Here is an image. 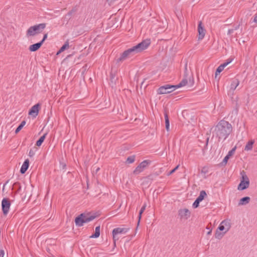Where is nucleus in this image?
I'll return each instance as SVG.
<instances>
[{"mask_svg": "<svg viewBox=\"0 0 257 257\" xmlns=\"http://www.w3.org/2000/svg\"><path fill=\"white\" fill-rule=\"evenodd\" d=\"M200 202L196 199L192 205L193 207L194 208H197L199 206Z\"/></svg>", "mask_w": 257, "mask_h": 257, "instance_id": "f704fd0d", "label": "nucleus"}, {"mask_svg": "<svg viewBox=\"0 0 257 257\" xmlns=\"http://www.w3.org/2000/svg\"><path fill=\"white\" fill-rule=\"evenodd\" d=\"M232 61V59H228L226 62L221 64L220 65L224 69L227 65H228Z\"/></svg>", "mask_w": 257, "mask_h": 257, "instance_id": "2f4dec72", "label": "nucleus"}, {"mask_svg": "<svg viewBox=\"0 0 257 257\" xmlns=\"http://www.w3.org/2000/svg\"><path fill=\"white\" fill-rule=\"evenodd\" d=\"M221 223L222 224L223 226L225 227L226 231H228L230 229L231 227V224L229 220L225 219L223 220Z\"/></svg>", "mask_w": 257, "mask_h": 257, "instance_id": "a211bd4d", "label": "nucleus"}, {"mask_svg": "<svg viewBox=\"0 0 257 257\" xmlns=\"http://www.w3.org/2000/svg\"><path fill=\"white\" fill-rule=\"evenodd\" d=\"M72 13L71 11H69L64 17V19H66L67 21H68L71 18V16L72 15Z\"/></svg>", "mask_w": 257, "mask_h": 257, "instance_id": "72a5a7b5", "label": "nucleus"}, {"mask_svg": "<svg viewBox=\"0 0 257 257\" xmlns=\"http://www.w3.org/2000/svg\"><path fill=\"white\" fill-rule=\"evenodd\" d=\"M26 124V121L25 120H23L21 123L20 124V125H21L23 127H24V126Z\"/></svg>", "mask_w": 257, "mask_h": 257, "instance_id": "c03bdc74", "label": "nucleus"}, {"mask_svg": "<svg viewBox=\"0 0 257 257\" xmlns=\"http://www.w3.org/2000/svg\"><path fill=\"white\" fill-rule=\"evenodd\" d=\"M208 140H209V139L208 138L207 140V143L208 142Z\"/></svg>", "mask_w": 257, "mask_h": 257, "instance_id": "864d4df0", "label": "nucleus"}, {"mask_svg": "<svg viewBox=\"0 0 257 257\" xmlns=\"http://www.w3.org/2000/svg\"><path fill=\"white\" fill-rule=\"evenodd\" d=\"M95 216L90 214L81 213L78 216L76 217L75 222L76 226H82L84 223H88L93 220Z\"/></svg>", "mask_w": 257, "mask_h": 257, "instance_id": "20e7f679", "label": "nucleus"}, {"mask_svg": "<svg viewBox=\"0 0 257 257\" xmlns=\"http://www.w3.org/2000/svg\"><path fill=\"white\" fill-rule=\"evenodd\" d=\"M34 152H33L32 150H31L30 151V152H29V156H30V157H32V156H34Z\"/></svg>", "mask_w": 257, "mask_h": 257, "instance_id": "37998d69", "label": "nucleus"}, {"mask_svg": "<svg viewBox=\"0 0 257 257\" xmlns=\"http://www.w3.org/2000/svg\"><path fill=\"white\" fill-rule=\"evenodd\" d=\"M178 214L181 219H187L190 216V212L188 209H181L178 211Z\"/></svg>", "mask_w": 257, "mask_h": 257, "instance_id": "9b49d317", "label": "nucleus"}, {"mask_svg": "<svg viewBox=\"0 0 257 257\" xmlns=\"http://www.w3.org/2000/svg\"><path fill=\"white\" fill-rule=\"evenodd\" d=\"M11 206V203L7 198H4L2 201V207L3 213L7 215L9 211Z\"/></svg>", "mask_w": 257, "mask_h": 257, "instance_id": "1a4fd4ad", "label": "nucleus"}, {"mask_svg": "<svg viewBox=\"0 0 257 257\" xmlns=\"http://www.w3.org/2000/svg\"><path fill=\"white\" fill-rule=\"evenodd\" d=\"M239 84V81L237 79H234L232 81L231 83L230 84V89L232 90H234L236 87Z\"/></svg>", "mask_w": 257, "mask_h": 257, "instance_id": "f3484780", "label": "nucleus"}, {"mask_svg": "<svg viewBox=\"0 0 257 257\" xmlns=\"http://www.w3.org/2000/svg\"><path fill=\"white\" fill-rule=\"evenodd\" d=\"M207 196L206 193L205 191L202 190L200 191L199 196L196 198L200 202L202 201L204 197Z\"/></svg>", "mask_w": 257, "mask_h": 257, "instance_id": "4be33fe9", "label": "nucleus"}, {"mask_svg": "<svg viewBox=\"0 0 257 257\" xmlns=\"http://www.w3.org/2000/svg\"><path fill=\"white\" fill-rule=\"evenodd\" d=\"M22 128L23 127L19 124L15 131V134H18L22 129Z\"/></svg>", "mask_w": 257, "mask_h": 257, "instance_id": "4c0bfd02", "label": "nucleus"}, {"mask_svg": "<svg viewBox=\"0 0 257 257\" xmlns=\"http://www.w3.org/2000/svg\"><path fill=\"white\" fill-rule=\"evenodd\" d=\"M47 37H48L47 33H46L44 35L42 40L40 41V42H42V44H43V43L45 41V40L47 38Z\"/></svg>", "mask_w": 257, "mask_h": 257, "instance_id": "e433bc0d", "label": "nucleus"}, {"mask_svg": "<svg viewBox=\"0 0 257 257\" xmlns=\"http://www.w3.org/2000/svg\"><path fill=\"white\" fill-rule=\"evenodd\" d=\"M208 172V169L207 167H204L202 169L201 174L202 175H205Z\"/></svg>", "mask_w": 257, "mask_h": 257, "instance_id": "c9c22d12", "label": "nucleus"}, {"mask_svg": "<svg viewBox=\"0 0 257 257\" xmlns=\"http://www.w3.org/2000/svg\"><path fill=\"white\" fill-rule=\"evenodd\" d=\"M5 252L3 249L0 250V257H4Z\"/></svg>", "mask_w": 257, "mask_h": 257, "instance_id": "a19ab883", "label": "nucleus"}, {"mask_svg": "<svg viewBox=\"0 0 257 257\" xmlns=\"http://www.w3.org/2000/svg\"><path fill=\"white\" fill-rule=\"evenodd\" d=\"M240 183L238 185L237 189L238 190H243L249 187V180L248 178H241Z\"/></svg>", "mask_w": 257, "mask_h": 257, "instance_id": "9d476101", "label": "nucleus"}, {"mask_svg": "<svg viewBox=\"0 0 257 257\" xmlns=\"http://www.w3.org/2000/svg\"><path fill=\"white\" fill-rule=\"evenodd\" d=\"M198 40H202L205 35L206 30L202 26V23L200 21L198 26Z\"/></svg>", "mask_w": 257, "mask_h": 257, "instance_id": "f8f14e48", "label": "nucleus"}, {"mask_svg": "<svg viewBox=\"0 0 257 257\" xmlns=\"http://www.w3.org/2000/svg\"><path fill=\"white\" fill-rule=\"evenodd\" d=\"M40 106V105L39 103H37L33 106L29 110V114L35 117H36V116H37L38 114Z\"/></svg>", "mask_w": 257, "mask_h": 257, "instance_id": "ddd939ff", "label": "nucleus"}, {"mask_svg": "<svg viewBox=\"0 0 257 257\" xmlns=\"http://www.w3.org/2000/svg\"><path fill=\"white\" fill-rule=\"evenodd\" d=\"M46 23H41L31 26L26 32V36L28 37L34 36L37 34L42 32L43 30L46 28Z\"/></svg>", "mask_w": 257, "mask_h": 257, "instance_id": "7ed1b4c3", "label": "nucleus"}, {"mask_svg": "<svg viewBox=\"0 0 257 257\" xmlns=\"http://www.w3.org/2000/svg\"><path fill=\"white\" fill-rule=\"evenodd\" d=\"M250 198L249 197H244L240 199L238 205H244L248 204L250 201Z\"/></svg>", "mask_w": 257, "mask_h": 257, "instance_id": "dca6fc26", "label": "nucleus"}, {"mask_svg": "<svg viewBox=\"0 0 257 257\" xmlns=\"http://www.w3.org/2000/svg\"><path fill=\"white\" fill-rule=\"evenodd\" d=\"M152 162L149 160H146L140 163L134 171L135 175H139L147 169L151 164Z\"/></svg>", "mask_w": 257, "mask_h": 257, "instance_id": "423d86ee", "label": "nucleus"}, {"mask_svg": "<svg viewBox=\"0 0 257 257\" xmlns=\"http://www.w3.org/2000/svg\"><path fill=\"white\" fill-rule=\"evenodd\" d=\"M88 182H89L88 178H86V182H87V188H88V186H89Z\"/></svg>", "mask_w": 257, "mask_h": 257, "instance_id": "de8ad7c7", "label": "nucleus"}, {"mask_svg": "<svg viewBox=\"0 0 257 257\" xmlns=\"http://www.w3.org/2000/svg\"><path fill=\"white\" fill-rule=\"evenodd\" d=\"M165 126L166 130L169 132V127H170V123H169V119L168 116L167 114H165Z\"/></svg>", "mask_w": 257, "mask_h": 257, "instance_id": "b1692460", "label": "nucleus"}, {"mask_svg": "<svg viewBox=\"0 0 257 257\" xmlns=\"http://www.w3.org/2000/svg\"><path fill=\"white\" fill-rule=\"evenodd\" d=\"M130 228L125 227H117L114 228L112 230L113 239L114 244H115V241L118 239V237L117 235L119 234H125L128 231Z\"/></svg>", "mask_w": 257, "mask_h": 257, "instance_id": "6e6552de", "label": "nucleus"}, {"mask_svg": "<svg viewBox=\"0 0 257 257\" xmlns=\"http://www.w3.org/2000/svg\"><path fill=\"white\" fill-rule=\"evenodd\" d=\"M240 174L241 175V177H247L245 172L243 170L240 172Z\"/></svg>", "mask_w": 257, "mask_h": 257, "instance_id": "58836bf2", "label": "nucleus"}, {"mask_svg": "<svg viewBox=\"0 0 257 257\" xmlns=\"http://www.w3.org/2000/svg\"><path fill=\"white\" fill-rule=\"evenodd\" d=\"M211 230H209V231L207 233V234L208 235H209V234H211Z\"/></svg>", "mask_w": 257, "mask_h": 257, "instance_id": "09e8293b", "label": "nucleus"}, {"mask_svg": "<svg viewBox=\"0 0 257 257\" xmlns=\"http://www.w3.org/2000/svg\"><path fill=\"white\" fill-rule=\"evenodd\" d=\"M47 135V134L45 133V134H44L42 136H41L39 138V139L36 142V146H37L38 147H40L41 146V145L43 143Z\"/></svg>", "mask_w": 257, "mask_h": 257, "instance_id": "412c9836", "label": "nucleus"}, {"mask_svg": "<svg viewBox=\"0 0 257 257\" xmlns=\"http://www.w3.org/2000/svg\"><path fill=\"white\" fill-rule=\"evenodd\" d=\"M177 88L175 85L166 84L161 86L158 89L157 92L159 94L169 93L175 90Z\"/></svg>", "mask_w": 257, "mask_h": 257, "instance_id": "0eeeda50", "label": "nucleus"}, {"mask_svg": "<svg viewBox=\"0 0 257 257\" xmlns=\"http://www.w3.org/2000/svg\"><path fill=\"white\" fill-rule=\"evenodd\" d=\"M69 40H67L64 43V44L60 49V52H63L65 49L69 48Z\"/></svg>", "mask_w": 257, "mask_h": 257, "instance_id": "393cba45", "label": "nucleus"}, {"mask_svg": "<svg viewBox=\"0 0 257 257\" xmlns=\"http://www.w3.org/2000/svg\"><path fill=\"white\" fill-rule=\"evenodd\" d=\"M254 140H251L246 144L244 147V150L245 151H250L252 149V146L254 144Z\"/></svg>", "mask_w": 257, "mask_h": 257, "instance_id": "6ab92c4d", "label": "nucleus"}, {"mask_svg": "<svg viewBox=\"0 0 257 257\" xmlns=\"http://www.w3.org/2000/svg\"><path fill=\"white\" fill-rule=\"evenodd\" d=\"M230 157H229L228 156L226 155L224 158L223 159L222 162H221V165H225L226 164L228 159H229Z\"/></svg>", "mask_w": 257, "mask_h": 257, "instance_id": "473e14b6", "label": "nucleus"}, {"mask_svg": "<svg viewBox=\"0 0 257 257\" xmlns=\"http://www.w3.org/2000/svg\"><path fill=\"white\" fill-rule=\"evenodd\" d=\"M99 168H97V169H96V171H99Z\"/></svg>", "mask_w": 257, "mask_h": 257, "instance_id": "603ef678", "label": "nucleus"}, {"mask_svg": "<svg viewBox=\"0 0 257 257\" xmlns=\"http://www.w3.org/2000/svg\"><path fill=\"white\" fill-rule=\"evenodd\" d=\"M240 24H238V25L236 26L235 27H234V28L233 29H234V31L235 30H237V29H239V27H240Z\"/></svg>", "mask_w": 257, "mask_h": 257, "instance_id": "a18cd8bd", "label": "nucleus"}, {"mask_svg": "<svg viewBox=\"0 0 257 257\" xmlns=\"http://www.w3.org/2000/svg\"><path fill=\"white\" fill-rule=\"evenodd\" d=\"M236 149V147L235 146L231 150H230L228 152L227 155L229 157L232 156L234 154Z\"/></svg>", "mask_w": 257, "mask_h": 257, "instance_id": "c756f323", "label": "nucleus"}, {"mask_svg": "<svg viewBox=\"0 0 257 257\" xmlns=\"http://www.w3.org/2000/svg\"><path fill=\"white\" fill-rule=\"evenodd\" d=\"M42 45V42H38L30 46L29 50L31 52H35L39 50Z\"/></svg>", "mask_w": 257, "mask_h": 257, "instance_id": "4468645a", "label": "nucleus"}, {"mask_svg": "<svg viewBox=\"0 0 257 257\" xmlns=\"http://www.w3.org/2000/svg\"><path fill=\"white\" fill-rule=\"evenodd\" d=\"M151 44L150 39H146L137 45L124 51L120 54V57L117 59V62H119L131 58L137 53H140L147 49Z\"/></svg>", "mask_w": 257, "mask_h": 257, "instance_id": "f03ea898", "label": "nucleus"}, {"mask_svg": "<svg viewBox=\"0 0 257 257\" xmlns=\"http://www.w3.org/2000/svg\"><path fill=\"white\" fill-rule=\"evenodd\" d=\"M185 74L184 76L183 79L182 81L177 85H175L176 88H178L181 87L188 85L189 86H192L194 84V79L193 76L188 77V75L187 73V64L185 65Z\"/></svg>", "mask_w": 257, "mask_h": 257, "instance_id": "39448f33", "label": "nucleus"}, {"mask_svg": "<svg viewBox=\"0 0 257 257\" xmlns=\"http://www.w3.org/2000/svg\"><path fill=\"white\" fill-rule=\"evenodd\" d=\"M29 166V161L28 159L26 160L24 163L23 164L21 169L20 172L22 174H24L26 172V171L28 170Z\"/></svg>", "mask_w": 257, "mask_h": 257, "instance_id": "2eb2a0df", "label": "nucleus"}, {"mask_svg": "<svg viewBox=\"0 0 257 257\" xmlns=\"http://www.w3.org/2000/svg\"><path fill=\"white\" fill-rule=\"evenodd\" d=\"M220 231H219L218 230H216L215 234V237L216 238L220 239L223 237V236L225 234L224 232H220Z\"/></svg>", "mask_w": 257, "mask_h": 257, "instance_id": "a878e982", "label": "nucleus"}, {"mask_svg": "<svg viewBox=\"0 0 257 257\" xmlns=\"http://www.w3.org/2000/svg\"><path fill=\"white\" fill-rule=\"evenodd\" d=\"M72 56V55H69L67 56V58L70 57Z\"/></svg>", "mask_w": 257, "mask_h": 257, "instance_id": "3c124183", "label": "nucleus"}, {"mask_svg": "<svg viewBox=\"0 0 257 257\" xmlns=\"http://www.w3.org/2000/svg\"><path fill=\"white\" fill-rule=\"evenodd\" d=\"M253 21L255 23H257V14L254 17Z\"/></svg>", "mask_w": 257, "mask_h": 257, "instance_id": "49530a36", "label": "nucleus"}, {"mask_svg": "<svg viewBox=\"0 0 257 257\" xmlns=\"http://www.w3.org/2000/svg\"><path fill=\"white\" fill-rule=\"evenodd\" d=\"M219 231H223V230H225V231L224 232L225 233H226L227 231H226V228L224 226H223V225H222V224L221 223L219 226L217 228V229Z\"/></svg>", "mask_w": 257, "mask_h": 257, "instance_id": "7c9ffc66", "label": "nucleus"}, {"mask_svg": "<svg viewBox=\"0 0 257 257\" xmlns=\"http://www.w3.org/2000/svg\"><path fill=\"white\" fill-rule=\"evenodd\" d=\"M232 132L231 123L224 120H221L214 127L212 131L213 137L215 138L218 142L225 141Z\"/></svg>", "mask_w": 257, "mask_h": 257, "instance_id": "f257e3e1", "label": "nucleus"}, {"mask_svg": "<svg viewBox=\"0 0 257 257\" xmlns=\"http://www.w3.org/2000/svg\"><path fill=\"white\" fill-rule=\"evenodd\" d=\"M77 10V8H76V7H75L74 8H73L70 11L72 13H75Z\"/></svg>", "mask_w": 257, "mask_h": 257, "instance_id": "79ce46f5", "label": "nucleus"}, {"mask_svg": "<svg viewBox=\"0 0 257 257\" xmlns=\"http://www.w3.org/2000/svg\"><path fill=\"white\" fill-rule=\"evenodd\" d=\"M100 235V226H98L95 227V233L92 234L90 238H97Z\"/></svg>", "mask_w": 257, "mask_h": 257, "instance_id": "aec40b11", "label": "nucleus"}, {"mask_svg": "<svg viewBox=\"0 0 257 257\" xmlns=\"http://www.w3.org/2000/svg\"><path fill=\"white\" fill-rule=\"evenodd\" d=\"M62 52H60V50L57 52V55H58L59 54L61 53Z\"/></svg>", "mask_w": 257, "mask_h": 257, "instance_id": "8fccbe9b", "label": "nucleus"}, {"mask_svg": "<svg viewBox=\"0 0 257 257\" xmlns=\"http://www.w3.org/2000/svg\"><path fill=\"white\" fill-rule=\"evenodd\" d=\"M224 69L219 65L217 68L216 69V72H215V77L217 76L218 74H219L220 72H221Z\"/></svg>", "mask_w": 257, "mask_h": 257, "instance_id": "c85d7f7f", "label": "nucleus"}, {"mask_svg": "<svg viewBox=\"0 0 257 257\" xmlns=\"http://www.w3.org/2000/svg\"><path fill=\"white\" fill-rule=\"evenodd\" d=\"M135 161V156L133 155L127 157L126 163L127 164H132Z\"/></svg>", "mask_w": 257, "mask_h": 257, "instance_id": "bb28decb", "label": "nucleus"}, {"mask_svg": "<svg viewBox=\"0 0 257 257\" xmlns=\"http://www.w3.org/2000/svg\"><path fill=\"white\" fill-rule=\"evenodd\" d=\"M234 31V29H228V30L227 31V34L231 35L232 33H233Z\"/></svg>", "mask_w": 257, "mask_h": 257, "instance_id": "ea45409f", "label": "nucleus"}, {"mask_svg": "<svg viewBox=\"0 0 257 257\" xmlns=\"http://www.w3.org/2000/svg\"><path fill=\"white\" fill-rule=\"evenodd\" d=\"M179 167V165H178L175 168H174L173 169H172V170L167 172L166 173V175L168 176H170L171 174H172L174 172H175L176 171V170L178 169Z\"/></svg>", "mask_w": 257, "mask_h": 257, "instance_id": "cd10ccee", "label": "nucleus"}, {"mask_svg": "<svg viewBox=\"0 0 257 257\" xmlns=\"http://www.w3.org/2000/svg\"><path fill=\"white\" fill-rule=\"evenodd\" d=\"M146 206H147L146 204H144V205L142 207L141 210H140L139 214L138 216L139 220H138V225H139L140 223V220L142 217V214L144 212V211L145 210Z\"/></svg>", "mask_w": 257, "mask_h": 257, "instance_id": "5701e85b", "label": "nucleus"}]
</instances>
